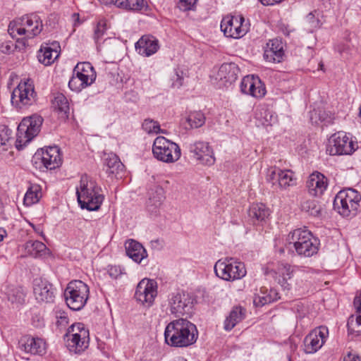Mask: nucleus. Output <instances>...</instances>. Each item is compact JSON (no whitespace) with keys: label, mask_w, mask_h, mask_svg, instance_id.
<instances>
[{"label":"nucleus","mask_w":361,"mask_h":361,"mask_svg":"<svg viewBox=\"0 0 361 361\" xmlns=\"http://www.w3.org/2000/svg\"><path fill=\"white\" fill-rule=\"evenodd\" d=\"M197 338L196 326L187 319L173 320L165 328V343L171 347L187 348L194 344Z\"/></svg>","instance_id":"f257e3e1"},{"label":"nucleus","mask_w":361,"mask_h":361,"mask_svg":"<svg viewBox=\"0 0 361 361\" xmlns=\"http://www.w3.org/2000/svg\"><path fill=\"white\" fill-rule=\"evenodd\" d=\"M102 192L101 187L95 180L87 175L81 176L79 186L76 188V195L82 209L97 211L104 200Z\"/></svg>","instance_id":"f03ea898"},{"label":"nucleus","mask_w":361,"mask_h":361,"mask_svg":"<svg viewBox=\"0 0 361 361\" xmlns=\"http://www.w3.org/2000/svg\"><path fill=\"white\" fill-rule=\"evenodd\" d=\"M287 248L292 251V248L298 255L300 257H310L317 254L318 251L319 242L312 233L304 228H297L289 233L287 239Z\"/></svg>","instance_id":"7ed1b4c3"},{"label":"nucleus","mask_w":361,"mask_h":361,"mask_svg":"<svg viewBox=\"0 0 361 361\" xmlns=\"http://www.w3.org/2000/svg\"><path fill=\"white\" fill-rule=\"evenodd\" d=\"M42 27L41 18L32 13L11 22L8 32L12 38H16L17 40H19L18 36L23 37V39H32L42 32Z\"/></svg>","instance_id":"20e7f679"},{"label":"nucleus","mask_w":361,"mask_h":361,"mask_svg":"<svg viewBox=\"0 0 361 361\" xmlns=\"http://www.w3.org/2000/svg\"><path fill=\"white\" fill-rule=\"evenodd\" d=\"M361 195L354 189L339 191L334 200V208L345 217L355 216L360 207Z\"/></svg>","instance_id":"39448f33"},{"label":"nucleus","mask_w":361,"mask_h":361,"mask_svg":"<svg viewBox=\"0 0 361 361\" xmlns=\"http://www.w3.org/2000/svg\"><path fill=\"white\" fill-rule=\"evenodd\" d=\"M214 270L216 276L226 281L238 280L246 275L245 264L232 257L219 259Z\"/></svg>","instance_id":"423d86ee"},{"label":"nucleus","mask_w":361,"mask_h":361,"mask_svg":"<svg viewBox=\"0 0 361 361\" xmlns=\"http://www.w3.org/2000/svg\"><path fill=\"white\" fill-rule=\"evenodd\" d=\"M152 153L157 160L171 164L177 161L180 158L181 149L176 142L163 136H159L154 141Z\"/></svg>","instance_id":"0eeeda50"},{"label":"nucleus","mask_w":361,"mask_h":361,"mask_svg":"<svg viewBox=\"0 0 361 361\" xmlns=\"http://www.w3.org/2000/svg\"><path fill=\"white\" fill-rule=\"evenodd\" d=\"M89 287L80 280L71 281L64 292L67 305L73 310H81L89 298Z\"/></svg>","instance_id":"6e6552de"},{"label":"nucleus","mask_w":361,"mask_h":361,"mask_svg":"<svg viewBox=\"0 0 361 361\" xmlns=\"http://www.w3.org/2000/svg\"><path fill=\"white\" fill-rule=\"evenodd\" d=\"M42 122V117L35 114L24 118L21 121L17 129L16 147L18 149L37 135Z\"/></svg>","instance_id":"1a4fd4ad"},{"label":"nucleus","mask_w":361,"mask_h":361,"mask_svg":"<svg viewBox=\"0 0 361 361\" xmlns=\"http://www.w3.org/2000/svg\"><path fill=\"white\" fill-rule=\"evenodd\" d=\"M65 338L70 351L79 353L88 347L89 330L82 323H75L68 327Z\"/></svg>","instance_id":"9d476101"},{"label":"nucleus","mask_w":361,"mask_h":361,"mask_svg":"<svg viewBox=\"0 0 361 361\" xmlns=\"http://www.w3.org/2000/svg\"><path fill=\"white\" fill-rule=\"evenodd\" d=\"M37 99L33 81L31 79L21 80L11 94V103L18 109L32 105Z\"/></svg>","instance_id":"9b49d317"},{"label":"nucleus","mask_w":361,"mask_h":361,"mask_svg":"<svg viewBox=\"0 0 361 361\" xmlns=\"http://www.w3.org/2000/svg\"><path fill=\"white\" fill-rule=\"evenodd\" d=\"M357 148V143L344 132H338L331 136L326 152L331 156L351 154Z\"/></svg>","instance_id":"f8f14e48"},{"label":"nucleus","mask_w":361,"mask_h":361,"mask_svg":"<svg viewBox=\"0 0 361 361\" xmlns=\"http://www.w3.org/2000/svg\"><path fill=\"white\" fill-rule=\"evenodd\" d=\"M32 161L40 170L55 169L59 167L62 161L60 149L57 146H52L38 149L33 157Z\"/></svg>","instance_id":"ddd939ff"},{"label":"nucleus","mask_w":361,"mask_h":361,"mask_svg":"<svg viewBox=\"0 0 361 361\" xmlns=\"http://www.w3.org/2000/svg\"><path fill=\"white\" fill-rule=\"evenodd\" d=\"M169 306L171 313L175 317H188L192 313L193 300L186 292L173 293L169 298Z\"/></svg>","instance_id":"4468645a"},{"label":"nucleus","mask_w":361,"mask_h":361,"mask_svg":"<svg viewBox=\"0 0 361 361\" xmlns=\"http://www.w3.org/2000/svg\"><path fill=\"white\" fill-rule=\"evenodd\" d=\"M266 180L274 190H286L296 185V178L291 170H282L276 166L267 170Z\"/></svg>","instance_id":"2eb2a0df"},{"label":"nucleus","mask_w":361,"mask_h":361,"mask_svg":"<svg viewBox=\"0 0 361 361\" xmlns=\"http://www.w3.org/2000/svg\"><path fill=\"white\" fill-rule=\"evenodd\" d=\"M245 19L243 16H226L221 22V30L227 37L239 39L243 37L248 30L243 25Z\"/></svg>","instance_id":"dca6fc26"},{"label":"nucleus","mask_w":361,"mask_h":361,"mask_svg":"<svg viewBox=\"0 0 361 361\" xmlns=\"http://www.w3.org/2000/svg\"><path fill=\"white\" fill-rule=\"evenodd\" d=\"M188 149L192 157L200 164L207 166H212L214 164V153L208 142L196 141L190 144Z\"/></svg>","instance_id":"f3484780"},{"label":"nucleus","mask_w":361,"mask_h":361,"mask_svg":"<svg viewBox=\"0 0 361 361\" xmlns=\"http://www.w3.org/2000/svg\"><path fill=\"white\" fill-rule=\"evenodd\" d=\"M157 295V283L153 279L141 280L136 288L135 298L142 304L151 305Z\"/></svg>","instance_id":"a211bd4d"},{"label":"nucleus","mask_w":361,"mask_h":361,"mask_svg":"<svg viewBox=\"0 0 361 361\" xmlns=\"http://www.w3.org/2000/svg\"><path fill=\"white\" fill-rule=\"evenodd\" d=\"M328 329L319 327L307 334L304 339V351L307 354L314 353L324 345L328 335Z\"/></svg>","instance_id":"6ab92c4d"},{"label":"nucleus","mask_w":361,"mask_h":361,"mask_svg":"<svg viewBox=\"0 0 361 361\" xmlns=\"http://www.w3.org/2000/svg\"><path fill=\"white\" fill-rule=\"evenodd\" d=\"M242 93L256 98L263 97L267 91L264 85L259 77L247 75L244 77L240 85Z\"/></svg>","instance_id":"aec40b11"},{"label":"nucleus","mask_w":361,"mask_h":361,"mask_svg":"<svg viewBox=\"0 0 361 361\" xmlns=\"http://www.w3.org/2000/svg\"><path fill=\"white\" fill-rule=\"evenodd\" d=\"M33 292L38 302H53L55 295L52 285L42 279H35L33 282Z\"/></svg>","instance_id":"412c9836"},{"label":"nucleus","mask_w":361,"mask_h":361,"mask_svg":"<svg viewBox=\"0 0 361 361\" xmlns=\"http://www.w3.org/2000/svg\"><path fill=\"white\" fill-rule=\"evenodd\" d=\"M328 186V179L318 171L312 173L308 178L306 187L310 195L319 197L324 194Z\"/></svg>","instance_id":"4be33fe9"},{"label":"nucleus","mask_w":361,"mask_h":361,"mask_svg":"<svg viewBox=\"0 0 361 361\" xmlns=\"http://www.w3.org/2000/svg\"><path fill=\"white\" fill-rule=\"evenodd\" d=\"M293 272L294 269L291 265L283 263L279 264L275 271H269L267 268L264 270L266 275L271 274L273 277L278 278V283L285 290L290 289L291 285L288 280L292 279Z\"/></svg>","instance_id":"5701e85b"},{"label":"nucleus","mask_w":361,"mask_h":361,"mask_svg":"<svg viewBox=\"0 0 361 361\" xmlns=\"http://www.w3.org/2000/svg\"><path fill=\"white\" fill-rule=\"evenodd\" d=\"M240 69L235 63H223L217 73L216 80L225 87L233 84L238 78Z\"/></svg>","instance_id":"b1692460"},{"label":"nucleus","mask_w":361,"mask_h":361,"mask_svg":"<svg viewBox=\"0 0 361 361\" xmlns=\"http://www.w3.org/2000/svg\"><path fill=\"white\" fill-rule=\"evenodd\" d=\"M284 56L283 43L278 39H270L266 45L264 58L268 62L280 63Z\"/></svg>","instance_id":"393cba45"},{"label":"nucleus","mask_w":361,"mask_h":361,"mask_svg":"<svg viewBox=\"0 0 361 361\" xmlns=\"http://www.w3.org/2000/svg\"><path fill=\"white\" fill-rule=\"evenodd\" d=\"M60 45L54 42L51 45H42L37 52V59L39 63L44 66H50L59 56Z\"/></svg>","instance_id":"a878e982"},{"label":"nucleus","mask_w":361,"mask_h":361,"mask_svg":"<svg viewBox=\"0 0 361 361\" xmlns=\"http://www.w3.org/2000/svg\"><path fill=\"white\" fill-rule=\"evenodd\" d=\"M159 42L153 36L144 35L136 43L135 49L139 54L149 56L159 49Z\"/></svg>","instance_id":"bb28decb"},{"label":"nucleus","mask_w":361,"mask_h":361,"mask_svg":"<svg viewBox=\"0 0 361 361\" xmlns=\"http://www.w3.org/2000/svg\"><path fill=\"white\" fill-rule=\"evenodd\" d=\"M20 348L25 353L42 355L45 353L46 343L42 338L27 337L21 340Z\"/></svg>","instance_id":"cd10ccee"},{"label":"nucleus","mask_w":361,"mask_h":361,"mask_svg":"<svg viewBox=\"0 0 361 361\" xmlns=\"http://www.w3.org/2000/svg\"><path fill=\"white\" fill-rule=\"evenodd\" d=\"M125 245L127 255L134 262L140 263L147 257L146 250L140 243L130 239L126 243Z\"/></svg>","instance_id":"c85d7f7f"},{"label":"nucleus","mask_w":361,"mask_h":361,"mask_svg":"<svg viewBox=\"0 0 361 361\" xmlns=\"http://www.w3.org/2000/svg\"><path fill=\"white\" fill-rule=\"evenodd\" d=\"M269 214V209L262 203L252 204L248 211L249 217L254 225L264 222Z\"/></svg>","instance_id":"c756f323"},{"label":"nucleus","mask_w":361,"mask_h":361,"mask_svg":"<svg viewBox=\"0 0 361 361\" xmlns=\"http://www.w3.org/2000/svg\"><path fill=\"white\" fill-rule=\"evenodd\" d=\"M256 124L257 126L269 127L277 122V117L266 108L257 109L255 111Z\"/></svg>","instance_id":"7c9ffc66"},{"label":"nucleus","mask_w":361,"mask_h":361,"mask_svg":"<svg viewBox=\"0 0 361 361\" xmlns=\"http://www.w3.org/2000/svg\"><path fill=\"white\" fill-rule=\"evenodd\" d=\"M245 314V309H243L241 307H234L224 321V329L226 331H231L238 323L244 319Z\"/></svg>","instance_id":"2f4dec72"},{"label":"nucleus","mask_w":361,"mask_h":361,"mask_svg":"<svg viewBox=\"0 0 361 361\" xmlns=\"http://www.w3.org/2000/svg\"><path fill=\"white\" fill-rule=\"evenodd\" d=\"M53 106L54 109L62 117H68L69 114V103L68 99L62 93H57L54 96L53 100Z\"/></svg>","instance_id":"473e14b6"},{"label":"nucleus","mask_w":361,"mask_h":361,"mask_svg":"<svg viewBox=\"0 0 361 361\" xmlns=\"http://www.w3.org/2000/svg\"><path fill=\"white\" fill-rule=\"evenodd\" d=\"M334 116L329 111L314 109L310 112V121L316 124L318 121L324 125H329L333 123Z\"/></svg>","instance_id":"72a5a7b5"},{"label":"nucleus","mask_w":361,"mask_h":361,"mask_svg":"<svg viewBox=\"0 0 361 361\" xmlns=\"http://www.w3.org/2000/svg\"><path fill=\"white\" fill-rule=\"evenodd\" d=\"M46 245L39 240H29L25 243V250L33 257H38L46 250Z\"/></svg>","instance_id":"f704fd0d"},{"label":"nucleus","mask_w":361,"mask_h":361,"mask_svg":"<svg viewBox=\"0 0 361 361\" xmlns=\"http://www.w3.org/2000/svg\"><path fill=\"white\" fill-rule=\"evenodd\" d=\"M105 156L104 163L109 169V173H114L115 171H118L123 167V164L121 162L116 154L110 153L105 154Z\"/></svg>","instance_id":"c9c22d12"},{"label":"nucleus","mask_w":361,"mask_h":361,"mask_svg":"<svg viewBox=\"0 0 361 361\" xmlns=\"http://www.w3.org/2000/svg\"><path fill=\"white\" fill-rule=\"evenodd\" d=\"M186 122L190 128H197L204 124L205 116L201 111L191 112L187 116Z\"/></svg>","instance_id":"e433bc0d"},{"label":"nucleus","mask_w":361,"mask_h":361,"mask_svg":"<svg viewBox=\"0 0 361 361\" xmlns=\"http://www.w3.org/2000/svg\"><path fill=\"white\" fill-rule=\"evenodd\" d=\"M302 211L310 216H317L321 212V207L314 200H305L301 203Z\"/></svg>","instance_id":"4c0bfd02"},{"label":"nucleus","mask_w":361,"mask_h":361,"mask_svg":"<svg viewBox=\"0 0 361 361\" xmlns=\"http://www.w3.org/2000/svg\"><path fill=\"white\" fill-rule=\"evenodd\" d=\"M73 70L75 72L84 73V75L90 78L91 81H94L96 80V72L92 64L89 62L78 63Z\"/></svg>","instance_id":"58836bf2"},{"label":"nucleus","mask_w":361,"mask_h":361,"mask_svg":"<svg viewBox=\"0 0 361 361\" xmlns=\"http://www.w3.org/2000/svg\"><path fill=\"white\" fill-rule=\"evenodd\" d=\"M118 7L132 11H141L145 7L144 0H117Z\"/></svg>","instance_id":"ea45409f"},{"label":"nucleus","mask_w":361,"mask_h":361,"mask_svg":"<svg viewBox=\"0 0 361 361\" xmlns=\"http://www.w3.org/2000/svg\"><path fill=\"white\" fill-rule=\"evenodd\" d=\"M108 29L107 22L104 19H100L94 28L93 39L95 43H98L100 39L105 35Z\"/></svg>","instance_id":"a19ab883"},{"label":"nucleus","mask_w":361,"mask_h":361,"mask_svg":"<svg viewBox=\"0 0 361 361\" xmlns=\"http://www.w3.org/2000/svg\"><path fill=\"white\" fill-rule=\"evenodd\" d=\"M25 293L23 288L16 287L12 288L8 293V300L13 303L22 304L25 302Z\"/></svg>","instance_id":"79ce46f5"},{"label":"nucleus","mask_w":361,"mask_h":361,"mask_svg":"<svg viewBox=\"0 0 361 361\" xmlns=\"http://www.w3.org/2000/svg\"><path fill=\"white\" fill-rule=\"evenodd\" d=\"M142 127V129L149 134L159 133L161 132L159 123L150 118L144 120Z\"/></svg>","instance_id":"37998d69"},{"label":"nucleus","mask_w":361,"mask_h":361,"mask_svg":"<svg viewBox=\"0 0 361 361\" xmlns=\"http://www.w3.org/2000/svg\"><path fill=\"white\" fill-rule=\"evenodd\" d=\"M41 197V193L38 191L28 190L24 197V204L27 206L32 205L39 202Z\"/></svg>","instance_id":"c03bdc74"},{"label":"nucleus","mask_w":361,"mask_h":361,"mask_svg":"<svg viewBox=\"0 0 361 361\" xmlns=\"http://www.w3.org/2000/svg\"><path fill=\"white\" fill-rule=\"evenodd\" d=\"M12 131L5 125H0V145L6 146L11 138Z\"/></svg>","instance_id":"a18cd8bd"},{"label":"nucleus","mask_w":361,"mask_h":361,"mask_svg":"<svg viewBox=\"0 0 361 361\" xmlns=\"http://www.w3.org/2000/svg\"><path fill=\"white\" fill-rule=\"evenodd\" d=\"M81 83L82 82L73 73V76L68 82V87L71 90L78 92L86 87L83 84Z\"/></svg>","instance_id":"49530a36"},{"label":"nucleus","mask_w":361,"mask_h":361,"mask_svg":"<svg viewBox=\"0 0 361 361\" xmlns=\"http://www.w3.org/2000/svg\"><path fill=\"white\" fill-rule=\"evenodd\" d=\"M197 0H179L178 7L183 11L194 10Z\"/></svg>","instance_id":"de8ad7c7"},{"label":"nucleus","mask_w":361,"mask_h":361,"mask_svg":"<svg viewBox=\"0 0 361 361\" xmlns=\"http://www.w3.org/2000/svg\"><path fill=\"white\" fill-rule=\"evenodd\" d=\"M172 87L174 88H179L182 86L183 82V71L175 70L173 76L171 78Z\"/></svg>","instance_id":"09e8293b"},{"label":"nucleus","mask_w":361,"mask_h":361,"mask_svg":"<svg viewBox=\"0 0 361 361\" xmlns=\"http://www.w3.org/2000/svg\"><path fill=\"white\" fill-rule=\"evenodd\" d=\"M108 274L111 278L116 279L122 274V270L119 266H109L108 268Z\"/></svg>","instance_id":"8fccbe9b"},{"label":"nucleus","mask_w":361,"mask_h":361,"mask_svg":"<svg viewBox=\"0 0 361 361\" xmlns=\"http://www.w3.org/2000/svg\"><path fill=\"white\" fill-rule=\"evenodd\" d=\"M161 204V197H159L157 200L154 198H149L147 202V207L152 212H155V209L159 208Z\"/></svg>","instance_id":"3c124183"},{"label":"nucleus","mask_w":361,"mask_h":361,"mask_svg":"<svg viewBox=\"0 0 361 361\" xmlns=\"http://www.w3.org/2000/svg\"><path fill=\"white\" fill-rule=\"evenodd\" d=\"M336 50L343 56H348L351 54V48L348 44H340L336 47Z\"/></svg>","instance_id":"603ef678"},{"label":"nucleus","mask_w":361,"mask_h":361,"mask_svg":"<svg viewBox=\"0 0 361 361\" xmlns=\"http://www.w3.org/2000/svg\"><path fill=\"white\" fill-rule=\"evenodd\" d=\"M73 73L78 77V78L82 82L81 84H83L86 87L91 85L94 81H91L90 78L84 73H80L78 72H75L73 71Z\"/></svg>","instance_id":"864d4df0"},{"label":"nucleus","mask_w":361,"mask_h":361,"mask_svg":"<svg viewBox=\"0 0 361 361\" xmlns=\"http://www.w3.org/2000/svg\"><path fill=\"white\" fill-rule=\"evenodd\" d=\"M56 318V324L58 326H66L68 323V318L64 312L60 313V315H57Z\"/></svg>","instance_id":"5fc2aeb1"},{"label":"nucleus","mask_w":361,"mask_h":361,"mask_svg":"<svg viewBox=\"0 0 361 361\" xmlns=\"http://www.w3.org/2000/svg\"><path fill=\"white\" fill-rule=\"evenodd\" d=\"M353 303L357 312H361V291L355 296Z\"/></svg>","instance_id":"6e6d98bb"},{"label":"nucleus","mask_w":361,"mask_h":361,"mask_svg":"<svg viewBox=\"0 0 361 361\" xmlns=\"http://www.w3.org/2000/svg\"><path fill=\"white\" fill-rule=\"evenodd\" d=\"M279 30L283 32V34L286 36H289L290 33L293 31V29L289 27L288 25H286L284 23H281L279 25Z\"/></svg>","instance_id":"4d7b16f0"},{"label":"nucleus","mask_w":361,"mask_h":361,"mask_svg":"<svg viewBox=\"0 0 361 361\" xmlns=\"http://www.w3.org/2000/svg\"><path fill=\"white\" fill-rule=\"evenodd\" d=\"M343 361H360V358L358 355L349 353Z\"/></svg>","instance_id":"13d9d810"},{"label":"nucleus","mask_w":361,"mask_h":361,"mask_svg":"<svg viewBox=\"0 0 361 361\" xmlns=\"http://www.w3.org/2000/svg\"><path fill=\"white\" fill-rule=\"evenodd\" d=\"M306 19L307 21L312 23L313 27H317L319 23L318 20L314 18V16L312 13L307 16Z\"/></svg>","instance_id":"bf43d9fd"},{"label":"nucleus","mask_w":361,"mask_h":361,"mask_svg":"<svg viewBox=\"0 0 361 361\" xmlns=\"http://www.w3.org/2000/svg\"><path fill=\"white\" fill-rule=\"evenodd\" d=\"M72 17H73V19L74 20V23H73V26L74 27H76L78 26V25H80V16L78 13H74L73 15H72Z\"/></svg>","instance_id":"052dcab7"},{"label":"nucleus","mask_w":361,"mask_h":361,"mask_svg":"<svg viewBox=\"0 0 361 361\" xmlns=\"http://www.w3.org/2000/svg\"><path fill=\"white\" fill-rule=\"evenodd\" d=\"M274 299H271V298H262V300H260L262 305H264V304H267V303H269V302H271V301H273Z\"/></svg>","instance_id":"680f3d73"},{"label":"nucleus","mask_w":361,"mask_h":361,"mask_svg":"<svg viewBox=\"0 0 361 361\" xmlns=\"http://www.w3.org/2000/svg\"><path fill=\"white\" fill-rule=\"evenodd\" d=\"M6 232L4 229L0 228V242L4 240V236L6 235Z\"/></svg>","instance_id":"e2e57ef3"},{"label":"nucleus","mask_w":361,"mask_h":361,"mask_svg":"<svg viewBox=\"0 0 361 361\" xmlns=\"http://www.w3.org/2000/svg\"><path fill=\"white\" fill-rule=\"evenodd\" d=\"M356 324L358 325V326H360L361 325V315H359L356 317Z\"/></svg>","instance_id":"0e129e2a"},{"label":"nucleus","mask_w":361,"mask_h":361,"mask_svg":"<svg viewBox=\"0 0 361 361\" xmlns=\"http://www.w3.org/2000/svg\"><path fill=\"white\" fill-rule=\"evenodd\" d=\"M279 252L280 253H283V252H284V248H280V249L279 250Z\"/></svg>","instance_id":"69168bd1"},{"label":"nucleus","mask_w":361,"mask_h":361,"mask_svg":"<svg viewBox=\"0 0 361 361\" xmlns=\"http://www.w3.org/2000/svg\"><path fill=\"white\" fill-rule=\"evenodd\" d=\"M319 66L320 69L322 70L323 69V66H324L323 63H319Z\"/></svg>","instance_id":"338daca9"},{"label":"nucleus","mask_w":361,"mask_h":361,"mask_svg":"<svg viewBox=\"0 0 361 361\" xmlns=\"http://www.w3.org/2000/svg\"><path fill=\"white\" fill-rule=\"evenodd\" d=\"M357 335H361V330H357Z\"/></svg>","instance_id":"774afa93"}]
</instances>
